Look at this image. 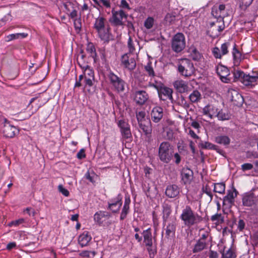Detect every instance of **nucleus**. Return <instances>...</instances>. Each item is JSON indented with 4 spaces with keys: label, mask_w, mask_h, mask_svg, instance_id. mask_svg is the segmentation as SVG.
<instances>
[{
    "label": "nucleus",
    "mask_w": 258,
    "mask_h": 258,
    "mask_svg": "<svg viewBox=\"0 0 258 258\" xmlns=\"http://www.w3.org/2000/svg\"><path fill=\"white\" fill-rule=\"evenodd\" d=\"M106 20L102 17H99L96 19L94 28L97 31L99 37L104 42H108L112 39V36L109 32L110 28H105V22Z\"/></svg>",
    "instance_id": "1"
},
{
    "label": "nucleus",
    "mask_w": 258,
    "mask_h": 258,
    "mask_svg": "<svg viewBox=\"0 0 258 258\" xmlns=\"http://www.w3.org/2000/svg\"><path fill=\"white\" fill-rule=\"evenodd\" d=\"M180 218L183 221L184 224L188 227L200 223L203 220L202 217L197 214H195L188 206H186L182 210Z\"/></svg>",
    "instance_id": "2"
},
{
    "label": "nucleus",
    "mask_w": 258,
    "mask_h": 258,
    "mask_svg": "<svg viewBox=\"0 0 258 258\" xmlns=\"http://www.w3.org/2000/svg\"><path fill=\"white\" fill-rule=\"evenodd\" d=\"M173 154V147L168 142H163L160 144L158 150V156L161 161L166 163H169Z\"/></svg>",
    "instance_id": "3"
},
{
    "label": "nucleus",
    "mask_w": 258,
    "mask_h": 258,
    "mask_svg": "<svg viewBox=\"0 0 258 258\" xmlns=\"http://www.w3.org/2000/svg\"><path fill=\"white\" fill-rule=\"evenodd\" d=\"M192 62L187 58L181 59L177 64V71L180 75L185 77L191 76L195 73Z\"/></svg>",
    "instance_id": "4"
},
{
    "label": "nucleus",
    "mask_w": 258,
    "mask_h": 258,
    "mask_svg": "<svg viewBox=\"0 0 258 258\" xmlns=\"http://www.w3.org/2000/svg\"><path fill=\"white\" fill-rule=\"evenodd\" d=\"M171 47L172 50L176 53L180 52L184 49L185 40L182 33H178L173 37Z\"/></svg>",
    "instance_id": "5"
},
{
    "label": "nucleus",
    "mask_w": 258,
    "mask_h": 258,
    "mask_svg": "<svg viewBox=\"0 0 258 258\" xmlns=\"http://www.w3.org/2000/svg\"><path fill=\"white\" fill-rule=\"evenodd\" d=\"M107 77L115 91L118 93L124 91L126 83L122 79L111 71L108 74Z\"/></svg>",
    "instance_id": "6"
},
{
    "label": "nucleus",
    "mask_w": 258,
    "mask_h": 258,
    "mask_svg": "<svg viewBox=\"0 0 258 258\" xmlns=\"http://www.w3.org/2000/svg\"><path fill=\"white\" fill-rule=\"evenodd\" d=\"M117 124L120 128L122 139L131 140L132 135L128 122L124 119H121L117 121Z\"/></svg>",
    "instance_id": "7"
},
{
    "label": "nucleus",
    "mask_w": 258,
    "mask_h": 258,
    "mask_svg": "<svg viewBox=\"0 0 258 258\" xmlns=\"http://www.w3.org/2000/svg\"><path fill=\"white\" fill-rule=\"evenodd\" d=\"M234 77L235 79H241V81L245 86H249L252 84V82L258 80L257 77L250 76L249 74L245 75L242 71H235L234 73Z\"/></svg>",
    "instance_id": "8"
},
{
    "label": "nucleus",
    "mask_w": 258,
    "mask_h": 258,
    "mask_svg": "<svg viewBox=\"0 0 258 258\" xmlns=\"http://www.w3.org/2000/svg\"><path fill=\"white\" fill-rule=\"evenodd\" d=\"M112 17L109 19V22L114 26H121L123 25L122 21L123 18H126V15L123 10L115 11H112Z\"/></svg>",
    "instance_id": "9"
},
{
    "label": "nucleus",
    "mask_w": 258,
    "mask_h": 258,
    "mask_svg": "<svg viewBox=\"0 0 258 258\" xmlns=\"http://www.w3.org/2000/svg\"><path fill=\"white\" fill-rule=\"evenodd\" d=\"M173 90L169 87L163 86L161 88L158 90V96L162 100L165 101L169 100L171 103H173L174 99L172 96Z\"/></svg>",
    "instance_id": "10"
},
{
    "label": "nucleus",
    "mask_w": 258,
    "mask_h": 258,
    "mask_svg": "<svg viewBox=\"0 0 258 258\" xmlns=\"http://www.w3.org/2000/svg\"><path fill=\"white\" fill-rule=\"evenodd\" d=\"M237 195V191L235 188L228 190L227 195L223 198V207L225 208H230L234 204V198L236 197Z\"/></svg>",
    "instance_id": "11"
},
{
    "label": "nucleus",
    "mask_w": 258,
    "mask_h": 258,
    "mask_svg": "<svg viewBox=\"0 0 258 258\" xmlns=\"http://www.w3.org/2000/svg\"><path fill=\"white\" fill-rule=\"evenodd\" d=\"M1 131L5 137L13 138L15 136L17 129L15 126L11 125L5 119L3 126L1 128Z\"/></svg>",
    "instance_id": "12"
},
{
    "label": "nucleus",
    "mask_w": 258,
    "mask_h": 258,
    "mask_svg": "<svg viewBox=\"0 0 258 258\" xmlns=\"http://www.w3.org/2000/svg\"><path fill=\"white\" fill-rule=\"evenodd\" d=\"M216 72L223 82L227 83L230 81L231 79L229 77L230 72L227 67L219 65L217 67Z\"/></svg>",
    "instance_id": "13"
},
{
    "label": "nucleus",
    "mask_w": 258,
    "mask_h": 258,
    "mask_svg": "<svg viewBox=\"0 0 258 258\" xmlns=\"http://www.w3.org/2000/svg\"><path fill=\"white\" fill-rule=\"evenodd\" d=\"M121 62L125 68L130 71L134 70L136 67L135 58L131 57V54L128 53L124 54L122 56Z\"/></svg>",
    "instance_id": "14"
},
{
    "label": "nucleus",
    "mask_w": 258,
    "mask_h": 258,
    "mask_svg": "<svg viewBox=\"0 0 258 258\" xmlns=\"http://www.w3.org/2000/svg\"><path fill=\"white\" fill-rule=\"evenodd\" d=\"M212 15L217 19V20H222L225 17L226 12L225 11V6L224 5H220L218 7H214L212 9Z\"/></svg>",
    "instance_id": "15"
},
{
    "label": "nucleus",
    "mask_w": 258,
    "mask_h": 258,
    "mask_svg": "<svg viewBox=\"0 0 258 258\" xmlns=\"http://www.w3.org/2000/svg\"><path fill=\"white\" fill-rule=\"evenodd\" d=\"M228 95L230 96L231 100L235 105L240 106L242 105L244 102L243 97L236 90L234 89L229 90Z\"/></svg>",
    "instance_id": "16"
},
{
    "label": "nucleus",
    "mask_w": 258,
    "mask_h": 258,
    "mask_svg": "<svg viewBox=\"0 0 258 258\" xmlns=\"http://www.w3.org/2000/svg\"><path fill=\"white\" fill-rule=\"evenodd\" d=\"M149 98V96L145 91L138 90L134 93V100L140 105L144 104Z\"/></svg>",
    "instance_id": "17"
},
{
    "label": "nucleus",
    "mask_w": 258,
    "mask_h": 258,
    "mask_svg": "<svg viewBox=\"0 0 258 258\" xmlns=\"http://www.w3.org/2000/svg\"><path fill=\"white\" fill-rule=\"evenodd\" d=\"M163 116V109L159 106L154 107L151 112V117L152 121L155 123L159 122Z\"/></svg>",
    "instance_id": "18"
},
{
    "label": "nucleus",
    "mask_w": 258,
    "mask_h": 258,
    "mask_svg": "<svg viewBox=\"0 0 258 258\" xmlns=\"http://www.w3.org/2000/svg\"><path fill=\"white\" fill-rule=\"evenodd\" d=\"M174 88L180 93H183L188 91V86L187 83L183 80H176L173 83Z\"/></svg>",
    "instance_id": "19"
},
{
    "label": "nucleus",
    "mask_w": 258,
    "mask_h": 258,
    "mask_svg": "<svg viewBox=\"0 0 258 258\" xmlns=\"http://www.w3.org/2000/svg\"><path fill=\"white\" fill-rule=\"evenodd\" d=\"M182 180L184 184L190 183L192 178L193 172L187 167L183 168L181 172Z\"/></svg>",
    "instance_id": "20"
},
{
    "label": "nucleus",
    "mask_w": 258,
    "mask_h": 258,
    "mask_svg": "<svg viewBox=\"0 0 258 258\" xmlns=\"http://www.w3.org/2000/svg\"><path fill=\"white\" fill-rule=\"evenodd\" d=\"M179 188L177 185L171 184L167 186L165 191V194L167 197L170 198H173L179 195Z\"/></svg>",
    "instance_id": "21"
},
{
    "label": "nucleus",
    "mask_w": 258,
    "mask_h": 258,
    "mask_svg": "<svg viewBox=\"0 0 258 258\" xmlns=\"http://www.w3.org/2000/svg\"><path fill=\"white\" fill-rule=\"evenodd\" d=\"M140 128L144 133L148 140H150L152 134V127L151 122L150 120H147L146 122H143L139 123Z\"/></svg>",
    "instance_id": "22"
},
{
    "label": "nucleus",
    "mask_w": 258,
    "mask_h": 258,
    "mask_svg": "<svg viewBox=\"0 0 258 258\" xmlns=\"http://www.w3.org/2000/svg\"><path fill=\"white\" fill-rule=\"evenodd\" d=\"M256 201L257 199L253 193L246 194L242 199L243 205L248 207L253 205Z\"/></svg>",
    "instance_id": "23"
},
{
    "label": "nucleus",
    "mask_w": 258,
    "mask_h": 258,
    "mask_svg": "<svg viewBox=\"0 0 258 258\" xmlns=\"http://www.w3.org/2000/svg\"><path fill=\"white\" fill-rule=\"evenodd\" d=\"M217 111L218 108L212 104H208L203 109V114L209 116L210 118L216 116Z\"/></svg>",
    "instance_id": "24"
},
{
    "label": "nucleus",
    "mask_w": 258,
    "mask_h": 258,
    "mask_svg": "<svg viewBox=\"0 0 258 258\" xmlns=\"http://www.w3.org/2000/svg\"><path fill=\"white\" fill-rule=\"evenodd\" d=\"M122 205L121 198L118 196L115 200L111 203H108V209L112 211L113 213L117 212Z\"/></svg>",
    "instance_id": "25"
},
{
    "label": "nucleus",
    "mask_w": 258,
    "mask_h": 258,
    "mask_svg": "<svg viewBox=\"0 0 258 258\" xmlns=\"http://www.w3.org/2000/svg\"><path fill=\"white\" fill-rule=\"evenodd\" d=\"M144 237V243L146 246L153 245L152 235L150 228L144 230L142 233Z\"/></svg>",
    "instance_id": "26"
},
{
    "label": "nucleus",
    "mask_w": 258,
    "mask_h": 258,
    "mask_svg": "<svg viewBox=\"0 0 258 258\" xmlns=\"http://www.w3.org/2000/svg\"><path fill=\"white\" fill-rule=\"evenodd\" d=\"M176 227V223L174 221H172L168 223L165 229L166 237L169 238L174 236Z\"/></svg>",
    "instance_id": "27"
},
{
    "label": "nucleus",
    "mask_w": 258,
    "mask_h": 258,
    "mask_svg": "<svg viewBox=\"0 0 258 258\" xmlns=\"http://www.w3.org/2000/svg\"><path fill=\"white\" fill-rule=\"evenodd\" d=\"M207 243L206 241L197 240L192 250L193 253L200 252L205 249L207 246Z\"/></svg>",
    "instance_id": "28"
},
{
    "label": "nucleus",
    "mask_w": 258,
    "mask_h": 258,
    "mask_svg": "<svg viewBox=\"0 0 258 258\" xmlns=\"http://www.w3.org/2000/svg\"><path fill=\"white\" fill-rule=\"evenodd\" d=\"M91 238L88 233H83L79 236L78 241L81 246L83 247L87 245Z\"/></svg>",
    "instance_id": "29"
},
{
    "label": "nucleus",
    "mask_w": 258,
    "mask_h": 258,
    "mask_svg": "<svg viewBox=\"0 0 258 258\" xmlns=\"http://www.w3.org/2000/svg\"><path fill=\"white\" fill-rule=\"evenodd\" d=\"M188 52L190 57L194 60L197 61L201 58V54L194 46H191L188 48Z\"/></svg>",
    "instance_id": "30"
},
{
    "label": "nucleus",
    "mask_w": 258,
    "mask_h": 258,
    "mask_svg": "<svg viewBox=\"0 0 258 258\" xmlns=\"http://www.w3.org/2000/svg\"><path fill=\"white\" fill-rule=\"evenodd\" d=\"M230 114L228 113V111L226 109H221L217 112V114L215 116L217 117L220 120H228L230 118Z\"/></svg>",
    "instance_id": "31"
},
{
    "label": "nucleus",
    "mask_w": 258,
    "mask_h": 258,
    "mask_svg": "<svg viewBox=\"0 0 258 258\" xmlns=\"http://www.w3.org/2000/svg\"><path fill=\"white\" fill-rule=\"evenodd\" d=\"M215 141L217 144H222L224 146H228L230 143V138L228 136L225 135L216 137Z\"/></svg>",
    "instance_id": "32"
},
{
    "label": "nucleus",
    "mask_w": 258,
    "mask_h": 258,
    "mask_svg": "<svg viewBox=\"0 0 258 258\" xmlns=\"http://www.w3.org/2000/svg\"><path fill=\"white\" fill-rule=\"evenodd\" d=\"M189 99L192 103H197L202 99V95L198 90H194L189 96Z\"/></svg>",
    "instance_id": "33"
},
{
    "label": "nucleus",
    "mask_w": 258,
    "mask_h": 258,
    "mask_svg": "<svg viewBox=\"0 0 258 258\" xmlns=\"http://www.w3.org/2000/svg\"><path fill=\"white\" fill-rule=\"evenodd\" d=\"M163 219L166 220L171 212V206L168 204L164 203L163 204Z\"/></svg>",
    "instance_id": "34"
},
{
    "label": "nucleus",
    "mask_w": 258,
    "mask_h": 258,
    "mask_svg": "<svg viewBox=\"0 0 258 258\" xmlns=\"http://www.w3.org/2000/svg\"><path fill=\"white\" fill-rule=\"evenodd\" d=\"M86 51L89 54L88 57H92L95 59L97 54L95 47L92 43H90L88 44L86 48Z\"/></svg>",
    "instance_id": "35"
},
{
    "label": "nucleus",
    "mask_w": 258,
    "mask_h": 258,
    "mask_svg": "<svg viewBox=\"0 0 258 258\" xmlns=\"http://www.w3.org/2000/svg\"><path fill=\"white\" fill-rule=\"evenodd\" d=\"M139 45V42L137 41L134 42L131 37H129L127 42V46L129 49V54L134 53L135 47Z\"/></svg>",
    "instance_id": "36"
},
{
    "label": "nucleus",
    "mask_w": 258,
    "mask_h": 258,
    "mask_svg": "<svg viewBox=\"0 0 258 258\" xmlns=\"http://www.w3.org/2000/svg\"><path fill=\"white\" fill-rule=\"evenodd\" d=\"M35 101L37 102L36 105V110L39 108L41 106L43 105L46 102L45 100H43L41 97H36L31 99L29 105H30Z\"/></svg>",
    "instance_id": "37"
},
{
    "label": "nucleus",
    "mask_w": 258,
    "mask_h": 258,
    "mask_svg": "<svg viewBox=\"0 0 258 258\" xmlns=\"http://www.w3.org/2000/svg\"><path fill=\"white\" fill-rule=\"evenodd\" d=\"M225 190V185L223 182L214 184V191L219 194H224Z\"/></svg>",
    "instance_id": "38"
},
{
    "label": "nucleus",
    "mask_w": 258,
    "mask_h": 258,
    "mask_svg": "<svg viewBox=\"0 0 258 258\" xmlns=\"http://www.w3.org/2000/svg\"><path fill=\"white\" fill-rule=\"evenodd\" d=\"M28 34L25 33H20L16 34H12L7 36V41H10L14 39H18L19 38H25Z\"/></svg>",
    "instance_id": "39"
},
{
    "label": "nucleus",
    "mask_w": 258,
    "mask_h": 258,
    "mask_svg": "<svg viewBox=\"0 0 258 258\" xmlns=\"http://www.w3.org/2000/svg\"><path fill=\"white\" fill-rule=\"evenodd\" d=\"M214 25H216L217 26L219 32L222 31L225 28V24L223 19L222 20H217L216 22H213L210 23V26L211 27Z\"/></svg>",
    "instance_id": "40"
},
{
    "label": "nucleus",
    "mask_w": 258,
    "mask_h": 258,
    "mask_svg": "<svg viewBox=\"0 0 258 258\" xmlns=\"http://www.w3.org/2000/svg\"><path fill=\"white\" fill-rule=\"evenodd\" d=\"M222 255V258H235L236 254L232 249V248H229L228 250H227L225 252H224V250L223 251L221 252Z\"/></svg>",
    "instance_id": "41"
},
{
    "label": "nucleus",
    "mask_w": 258,
    "mask_h": 258,
    "mask_svg": "<svg viewBox=\"0 0 258 258\" xmlns=\"http://www.w3.org/2000/svg\"><path fill=\"white\" fill-rule=\"evenodd\" d=\"M83 70H84V77L94 78V71L90 68V67L88 66V67L83 69Z\"/></svg>",
    "instance_id": "42"
},
{
    "label": "nucleus",
    "mask_w": 258,
    "mask_h": 258,
    "mask_svg": "<svg viewBox=\"0 0 258 258\" xmlns=\"http://www.w3.org/2000/svg\"><path fill=\"white\" fill-rule=\"evenodd\" d=\"M146 113L144 111H141L138 112H136V117L138 121V123L143 122H146L145 119Z\"/></svg>",
    "instance_id": "43"
},
{
    "label": "nucleus",
    "mask_w": 258,
    "mask_h": 258,
    "mask_svg": "<svg viewBox=\"0 0 258 258\" xmlns=\"http://www.w3.org/2000/svg\"><path fill=\"white\" fill-rule=\"evenodd\" d=\"M211 220L213 222L216 221L218 223H222L224 221V217L222 216L221 214H216L213 215L211 218Z\"/></svg>",
    "instance_id": "44"
},
{
    "label": "nucleus",
    "mask_w": 258,
    "mask_h": 258,
    "mask_svg": "<svg viewBox=\"0 0 258 258\" xmlns=\"http://www.w3.org/2000/svg\"><path fill=\"white\" fill-rule=\"evenodd\" d=\"M175 16L171 14L168 13L165 17L164 20L169 25L173 24L175 21Z\"/></svg>",
    "instance_id": "45"
},
{
    "label": "nucleus",
    "mask_w": 258,
    "mask_h": 258,
    "mask_svg": "<svg viewBox=\"0 0 258 258\" xmlns=\"http://www.w3.org/2000/svg\"><path fill=\"white\" fill-rule=\"evenodd\" d=\"M253 0H239V6L242 9H245L249 7Z\"/></svg>",
    "instance_id": "46"
},
{
    "label": "nucleus",
    "mask_w": 258,
    "mask_h": 258,
    "mask_svg": "<svg viewBox=\"0 0 258 258\" xmlns=\"http://www.w3.org/2000/svg\"><path fill=\"white\" fill-rule=\"evenodd\" d=\"M131 202L130 198H125L124 205L122 209L121 212L123 213L128 214L130 209V203Z\"/></svg>",
    "instance_id": "47"
},
{
    "label": "nucleus",
    "mask_w": 258,
    "mask_h": 258,
    "mask_svg": "<svg viewBox=\"0 0 258 258\" xmlns=\"http://www.w3.org/2000/svg\"><path fill=\"white\" fill-rule=\"evenodd\" d=\"M178 104L185 109L189 107V104L186 101L184 97L182 95L179 98Z\"/></svg>",
    "instance_id": "48"
},
{
    "label": "nucleus",
    "mask_w": 258,
    "mask_h": 258,
    "mask_svg": "<svg viewBox=\"0 0 258 258\" xmlns=\"http://www.w3.org/2000/svg\"><path fill=\"white\" fill-rule=\"evenodd\" d=\"M154 24V19L152 17H148L145 21L144 26L148 29H151Z\"/></svg>",
    "instance_id": "49"
},
{
    "label": "nucleus",
    "mask_w": 258,
    "mask_h": 258,
    "mask_svg": "<svg viewBox=\"0 0 258 258\" xmlns=\"http://www.w3.org/2000/svg\"><path fill=\"white\" fill-rule=\"evenodd\" d=\"M94 219L95 221L99 225L103 224L105 221V219H103V218L101 217L99 212H98L95 214L94 216Z\"/></svg>",
    "instance_id": "50"
},
{
    "label": "nucleus",
    "mask_w": 258,
    "mask_h": 258,
    "mask_svg": "<svg viewBox=\"0 0 258 258\" xmlns=\"http://www.w3.org/2000/svg\"><path fill=\"white\" fill-rule=\"evenodd\" d=\"M202 190L203 192L206 194L210 197V201H211L213 199V195L211 191V189L209 187V186L206 185L205 186H203L202 188Z\"/></svg>",
    "instance_id": "51"
},
{
    "label": "nucleus",
    "mask_w": 258,
    "mask_h": 258,
    "mask_svg": "<svg viewBox=\"0 0 258 258\" xmlns=\"http://www.w3.org/2000/svg\"><path fill=\"white\" fill-rule=\"evenodd\" d=\"M236 45H235L233 49V56L235 60H238L241 57V54L240 52L236 48Z\"/></svg>",
    "instance_id": "52"
},
{
    "label": "nucleus",
    "mask_w": 258,
    "mask_h": 258,
    "mask_svg": "<svg viewBox=\"0 0 258 258\" xmlns=\"http://www.w3.org/2000/svg\"><path fill=\"white\" fill-rule=\"evenodd\" d=\"M85 79V88H87L88 87H90L93 86V80L94 78H91L89 77H84Z\"/></svg>",
    "instance_id": "53"
},
{
    "label": "nucleus",
    "mask_w": 258,
    "mask_h": 258,
    "mask_svg": "<svg viewBox=\"0 0 258 258\" xmlns=\"http://www.w3.org/2000/svg\"><path fill=\"white\" fill-rule=\"evenodd\" d=\"M145 70L148 72L149 76L153 77L155 76L154 71L151 64H148L145 67Z\"/></svg>",
    "instance_id": "54"
},
{
    "label": "nucleus",
    "mask_w": 258,
    "mask_h": 258,
    "mask_svg": "<svg viewBox=\"0 0 258 258\" xmlns=\"http://www.w3.org/2000/svg\"><path fill=\"white\" fill-rule=\"evenodd\" d=\"M58 189L59 191L64 196L68 197L69 196V191H68V189L64 188L62 185H59L58 186Z\"/></svg>",
    "instance_id": "55"
},
{
    "label": "nucleus",
    "mask_w": 258,
    "mask_h": 258,
    "mask_svg": "<svg viewBox=\"0 0 258 258\" xmlns=\"http://www.w3.org/2000/svg\"><path fill=\"white\" fill-rule=\"evenodd\" d=\"M229 44V42H226L222 44L221 49L223 55H225L228 53V47Z\"/></svg>",
    "instance_id": "56"
},
{
    "label": "nucleus",
    "mask_w": 258,
    "mask_h": 258,
    "mask_svg": "<svg viewBox=\"0 0 258 258\" xmlns=\"http://www.w3.org/2000/svg\"><path fill=\"white\" fill-rule=\"evenodd\" d=\"M202 147L205 149H213V148L215 147V145L208 142H205L202 144Z\"/></svg>",
    "instance_id": "57"
},
{
    "label": "nucleus",
    "mask_w": 258,
    "mask_h": 258,
    "mask_svg": "<svg viewBox=\"0 0 258 258\" xmlns=\"http://www.w3.org/2000/svg\"><path fill=\"white\" fill-rule=\"evenodd\" d=\"M77 61L79 66L83 69L88 67V64L86 63L85 59L82 58H77Z\"/></svg>",
    "instance_id": "58"
},
{
    "label": "nucleus",
    "mask_w": 258,
    "mask_h": 258,
    "mask_svg": "<svg viewBox=\"0 0 258 258\" xmlns=\"http://www.w3.org/2000/svg\"><path fill=\"white\" fill-rule=\"evenodd\" d=\"M252 168L253 165L251 163H244L241 165V169L243 171L251 170Z\"/></svg>",
    "instance_id": "59"
},
{
    "label": "nucleus",
    "mask_w": 258,
    "mask_h": 258,
    "mask_svg": "<svg viewBox=\"0 0 258 258\" xmlns=\"http://www.w3.org/2000/svg\"><path fill=\"white\" fill-rule=\"evenodd\" d=\"M74 26L76 30H80L81 28V19H74Z\"/></svg>",
    "instance_id": "60"
},
{
    "label": "nucleus",
    "mask_w": 258,
    "mask_h": 258,
    "mask_svg": "<svg viewBox=\"0 0 258 258\" xmlns=\"http://www.w3.org/2000/svg\"><path fill=\"white\" fill-rule=\"evenodd\" d=\"M92 254L93 256L95 254V251H83L80 253V255L83 256L85 258H87L90 256V254Z\"/></svg>",
    "instance_id": "61"
},
{
    "label": "nucleus",
    "mask_w": 258,
    "mask_h": 258,
    "mask_svg": "<svg viewBox=\"0 0 258 258\" xmlns=\"http://www.w3.org/2000/svg\"><path fill=\"white\" fill-rule=\"evenodd\" d=\"M212 52H213L214 56L216 58H221V54L220 53V50H219V49L218 47L214 48Z\"/></svg>",
    "instance_id": "62"
},
{
    "label": "nucleus",
    "mask_w": 258,
    "mask_h": 258,
    "mask_svg": "<svg viewBox=\"0 0 258 258\" xmlns=\"http://www.w3.org/2000/svg\"><path fill=\"white\" fill-rule=\"evenodd\" d=\"M77 157L79 159H82L85 158L86 154L85 153V150L84 149H81L80 151L77 153Z\"/></svg>",
    "instance_id": "63"
},
{
    "label": "nucleus",
    "mask_w": 258,
    "mask_h": 258,
    "mask_svg": "<svg viewBox=\"0 0 258 258\" xmlns=\"http://www.w3.org/2000/svg\"><path fill=\"white\" fill-rule=\"evenodd\" d=\"M238 229L239 231H242L245 227V222L242 219H240L238 222Z\"/></svg>",
    "instance_id": "64"
}]
</instances>
